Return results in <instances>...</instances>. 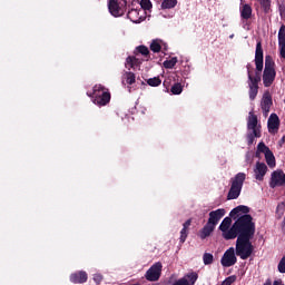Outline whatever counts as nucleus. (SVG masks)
I'll list each match as a JSON object with an SVG mask.
<instances>
[{"label":"nucleus","instance_id":"nucleus-26","mask_svg":"<svg viewBox=\"0 0 285 285\" xmlns=\"http://www.w3.org/2000/svg\"><path fill=\"white\" fill-rule=\"evenodd\" d=\"M177 6V0H164L161 3L163 10H170Z\"/></svg>","mask_w":285,"mask_h":285},{"label":"nucleus","instance_id":"nucleus-29","mask_svg":"<svg viewBox=\"0 0 285 285\" xmlns=\"http://www.w3.org/2000/svg\"><path fill=\"white\" fill-rule=\"evenodd\" d=\"M285 43V26L282 24L278 30V46Z\"/></svg>","mask_w":285,"mask_h":285},{"label":"nucleus","instance_id":"nucleus-36","mask_svg":"<svg viewBox=\"0 0 285 285\" xmlns=\"http://www.w3.org/2000/svg\"><path fill=\"white\" fill-rule=\"evenodd\" d=\"M278 51L281 59H285V43L278 45Z\"/></svg>","mask_w":285,"mask_h":285},{"label":"nucleus","instance_id":"nucleus-31","mask_svg":"<svg viewBox=\"0 0 285 285\" xmlns=\"http://www.w3.org/2000/svg\"><path fill=\"white\" fill-rule=\"evenodd\" d=\"M213 259H214V256L210 253H205L203 255V262L205 266H210V264H213Z\"/></svg>","mask_w":285,"mask_h":285},{"label":"nucleus","instance_id":"nucleus-28","mask_svg":"<svg viewBox=\"0 0 285 285\" xmlns=\"http://www.w3.org/2000/svg\"><path fill=\"white\" fill-rule=\"evenodd\" d=\"M263 8L264 12H271V0H257Z\"/></svg>","mask_w":285,"mask_h":285},{"label":"nucleus","instance_id":"nucleus-30","mask_svg":"<svg viewBox=\"0 0 285 285\" xmlns=\"http://www.w3.org/2000/svg\"><path fill=\"white\" fill-rule=\"evenodd\" d=\"M184 92V87L181 83L177 82L171 87V94L173 95H181Z\"/></svg>","mask_w":285,"mask_h":285},{"label":"nucleus","instance_id":"nucleus-37","mask_svg":"<svg viewBox=\"0 0 285 285\" xmlns=\"http://www.w3.org/2000/svg\"><path fill=\"white\" fill-rule=\"evenodd\" d=\"M94 282H95L96 284H101V282H104V275H101V274H95V275H94Z\"/></svg>","mask_w":285,"mask_h":285},{"label":"nucleus","instance_id":"nucleus-4","mask_svg":"<svg viewBox=\"0 0 285 285\" xmlns=\"http://www.w3.org/2000/svg\"><path fill=\"white\" fill-rule=\"evenodd\" d=\"M247 130V144L248 146H253V144H255V139H259V137H262V125L257 119V115L253 111H249L248 114Z\"/></svg>","mask_w":285,"mask_h":285},{"label":"nucleus","instance_id":"nucleus-25","mask_svg":"<svg viewBox=\"0 0 285 285\" xmlns=\"http://www.w3.org/2000/svg\"><path fill=\"white\" fill-rule=\"evenodd\" d=\"M177 61H178L177 57H173V58H170L169 60H165V61L163 62V66H164V68H166L167 70H173V68H175V66H177Z\"/></svg>","mask_w":285,"mask_h":285},{"label":"nucleus","instance_id":"nucleus-16","mask_svg":"<svg viewBox=\"0 0 285 285\" xmlns=\"http://www.w3.org/2000/svg\"><path fill=\"white\" fill-rule=\"evenodd\" d=\"M266 173H268V167L265 163L257 161L254 167V177L257 181H264V177H266Z\"/></svg>","mask_w":285,"mask_h":285},{"label":"nucleus","instance_id":"nucleus-39","mask_svg":"<svg viewBox=\"0 0 285 285\" xmlns=\"http://www.w3.org/2000/svg\"><path fill=\"white\" fill-rule=\"evenodd\" d=\"M283 232L285 233V218H284V220H283Z\"/></svg>","mask_w":285,"mask_h":285},{"label":"nucleus","instance_id":"nucleus-2","mask_svg":"<svg viewBox=\"0 0 285 285\" xmlns=\"http://www.w3.org/2000/svg\"><path fill=\"white\" fill-rule=\"evenodd\" d=\"M248 213L249 208L244 205L237 206L230 212V217H235V215L238 217L234 223L236 237L246 239L255 237V223L253 222V216L248 215Z\"/></svg>","mask_w":285,"mask_h":285},{"label":"nucleus","instance_id":"nucleus-11","mask_svg":"<svg viewBox=\"0 0 285 285\" xmlns=\"http://www.w3.org/2000/svg\"><path fill=\"white\" fill-rule=\"evenodd\" d=\"M163 268L164 265H161V262H157L154 265H151L150 268L145 274V278L147 279V282H158L159 277H161Z\"/></svg>","mask_w":285,"mask_h":285},{"label":"nucleus","instance_id":"nucleus-13","mask_svg":"<svg viewBox=\"0 0 285 285\" xmlns=\"http://www.w3.org/2000/svg\"><path fill=\"white\" fill-rule=\"evenodd\" d=\"M141 63H144V58H141V55L136 53L135 56L127 57L125 68L127 70H140Z\"/></svg>","mask_w":285,"mask_h":285},{"label":"nucleus","instance_id":"nucleus-17","mask_svg":"<svg viewBox=\"0 0 285 285\" xmlns=\"http://www.w3.org/2000/svg\"><path fill=\"white\" fill-rule=\"evenodd\" d=\"M267 128L271 135H276L279 130V116L277 114H271L267 120Z\"/></svg>","mask_w":285,"mask_h":285},{"label":"nucleus","instance_id":"nucleus-41","mask_svg":"<svg viewBox=\"0 0 285 285\" xmlns=\"http://www.w3.org/2000/svg\"><path fill=\"white\" fill-rule=\"evenodd\" d=\"M234 38H235V35L232 33V35L229 36V39H234Z\"/></svg>","mask_w":285,"mask_h":285},{"label":"nucleus","instance_id":"nucleus-7","mask_svg":"<svg viewBox=\"0 0 285 285\" xmlns=\"http://www.w3.org/2000/svg\"><path fill=\"white\" fill-rule=\"evenodd\" d=\"M244 181H246V174L238 173L232 178V186L227 195V199H237L242 195V188H244Z\"/></svg>","mask_w":285,"mask_h":285},{"label":"nucleus","instance_id":"nucleus-19","mask_svg":"<svg viewBox=\"0 0 285 285\" xmlns=\"http://www.w3.org/2000/svg\"><path fill=\"white\" fill-rule=\"evenodd\" d=\"M151 52H166L168 50V43L161 39H155L150 43Z\"/></svg>","mask_w":285,"mask_h":285},{"label":"nucleus","instance_id":"nucleus-34","mask_svg":"<svg viewBox=\"0 0 285 285\" xmlns=\"http://www.w3.org/2000/svg\"><path fill=\"white\" fill-rule=\"evenodd\" d=\"M235 282H237V276L232 275V276H228L225 281H223L220 285H232V284H235Z\"/></svg>","mask_w":285,"mask_h":285},{"label":"nucleus","instance_id":"nucleus-9","mask_svg":"<svg viewBox=\"0 0 285 285\" xmlns=\"http://www.w3.org/2000/svg\"><path fill=\"white\" fill-rule=\"evenodd\" d=\"M219 230L222 232L224 239L228 240L237 237V234L235 233V224H233V219L230 217H225L222 220Z\"/></svg>","mask_w":285,"mask_h":285},{"label":"nucleus","instance_id":"nucleus-24","mask_svg":"<svg viewBox=\"0 0 285 285\" xmlns=\"http://www.w3.org/2000/svg\"><path fill=\"white\" fill-rule=\"evenodd\" d=\"M137 77L135 76V73L132 71H126L122 75V83H127V86H132V83H135Z\"/></svg>","mask_w":285,"mask_h":285},{"label":"nucleus","instance_id":"nucleus-35","mask_svg":"<svg viewBox=\"0 0 285 285\" xmlns=\"http://www.w3.org/2000/svg\"><path fill=\"white\" fill-rule=\"evenodd\" d=\"M187 237H188V229L183 228L180 230V244H184V242H186Z\"/></svg>","mask_w":285,"mask_h":285},{"label":"nucleus","instance_id":"nucleus-14","mask_svg":"<svg viewBox=\"0 0 285 285\" xmlns=\"http://www.w3.org/2000/svg\"><path fill=\"white\" fill-rule=\"evenodd\" d=\"M277 186H285V174L282 170L272 173L269 188H277Z\"/></svg>","mask_w":285,"mask_h":285},{"label":"nucleus","instance_id":"nucleus-5","mask_svg":"<svg viewBox=\"0 0 285 285\" xmlns=\"http://www.w3.org/2000/svg\"><path fill=\"white\" fill-rule=\"evenodd\" d=\"M253 238H242L237 237L236 239V255L237 257H240V259H248L250 255H253V250H255V247L253 246V243L250 242Z\"/></svg>","mask_w":285,"mask_h":285},{"label":"nucleus","instance_id":"nucleus-3","mask_svg":"<svg viewBox=\"0 0 285 285\" xmlns=\"http://www.w3.org/2000/svg\"><path fill=\"white\" fill-rule=\"evenodd\" d=\"M255 66L256 72L253 77V65H247L248 75V88H249V99L255 101L257 92H259V81H262V71L264 70V49H262V42H257L255 52Z\"/></svg>","mask_w":285,"mask_h":285},{"label":"nucleus","instance_id":"nucleus-27","mask_svg":"<svg viewBox=\"0 0 285 285\" xmlns=\"http://www.w3.org/2000/svg\"><path fill=\"white\" fill-rule=\"evenodd\" d=\"M148 86H151V88H157V86H161V78L159 77H154L149 78L147 80Z\"/></svg>","mask_w":285,"mask_h":285},{"label":"nucleus","instance_id":"nucleus-10","mask_svg":"<svg viewBox=\"0 0 285 285\" xmlns=\"http://www.w3.org/2000/svg\"><path fill=\"white\" fill-rule=\"evenodd\" d=\"M265 156V161L269 168H275L276 163H275V155H273V151H271V148L266 146L264 142H259L257 145V151H256V157H259V154Z\"/></svg>","mask_w":285,"mask_h":285},{"label":"nucleus","instance_id":"nucleus-15","mask_svg":"<svg viewBox=\"0 0 285 285\" xmlns=\"http://www.w3.org/2000/svg\"><path fill=\"white\" fill-rule=\"evenodd\" d=\"M225 215H226V209H224V208L213 210L209 213V218H208L207 223L216 228L217 224H219L220 219Z\"/></svg>","mask_w":285,"mask_h":285},{"label":"nucleus","instance_id":"nucleus-40","mask_svg":"<svg viewBox=\"0 0 285 285\" xmlns=\"http://www.w3.org/2000/svg\"><path fill=\"white\" fill-rule=\"evenodd\" d=\"M284 141H285V136L282 137L281 144H284Z\"/></svg>","mask_w":285,"mask_h":285},{"label":"nucleus","instance_id":"nucleus-38","mask_svg":"<svg viewBox=\"0 0 285 285\" xmlns=\"http://www.w3.org/2000/svg\"><path fill=\"white\" fill-rule=\"evenodd\" d=\"M190 224H191V220H190V219L186 220V222L184 223V225H183V228H185V229L188 230V228H190Z\"/></svg>","mask_w":285,"mask_h":285},{"label":"nucleus","instance_id":"nucleus-8","mask_svg":"<svg viewBox=\"0 0 285 285\" xmlns=\"http://www.w3.org/2000/svg\"><path fill=\"white\" fill-rule=\"evenodd\" d=\"M94 104L96 106H107V104H110V91H108V89H106V87H104L102 85H96L94 87Z\"/></svg>","mask_w":285,"mask_h":285},{"label":"nucleus","instance_id":"nucleus-21","mask_svg":"<svg viewBox=\"0 0 285 285\" xmlns=\"http://www.w3.org/2000/svg\"><path fill=\"white\" fill-rule=\"evenodd\" d=\"M214 232V225H212L210 223H206V225L199 230L198 237L200 239H206L207 237H210V235H213Z\"/></svg>","mask_w":285,"mask_h":285},{"label":"nucleus","instance_id":"nucleus-22","mask_svg":"<svg viewBox=\"0 0 285 285\" xmlns=\"http://www.w3.org/2000/svg\"><path fill=\"white\" fill-rule=\"evenodd\" d=\"M239 11L242 19H244L245 21H248V19L253 17V8L249 4H243Z\"/></svg>","mask_w":285,"mask_h":285},{"label":"nucleus","instance_id":"nucleus-20","mask_svg":"<svg viewBox=\"0 0 285 285\" xmlns=\"http://www.w3.org/2000/svg\"><path fill=\"white\" fill-rule=\"evenodd\" d=\"M72 284H86L88 282V274L83 271L70 275Z\"/></svg>","mask_w":285,"mask_h":285},{"label":"nucleus","instance_id":"nucleus-23","mask_svg":"<svg viewBox=\"0 0 285 285\" xmlns=\"http://www.w3.org/2000/svg\"><path fill=\"white\" fill-rule=\"evenodd\" d=\"M199 275L197 273L191 272L186 274L183 278H179L180 281H185L186 285H195V282H197Z\"/></svg>","mask_w":285,"mask_h":285},{"label":"nucleus","instance_id":"nucleus-32","mask_svg":"<svg viewBox=\"0 0 285 285\" xmlns=\"http://www.w3.org/2000/svg\"><path fill=\"white\" fill-rule=\"evenodd\" d=\"M139 7L146 11V10H150L153 8V3L150 2V0H141L139 2Z\"/></svg>","mask_w":285,"mask_h":285},{"label":"nucleus","instance_id":"nucleus-33","mask_svg":"<svg viewBox=\"0 0 285 285\" xmlns=\"http://www.w3.org/2000/svg\"><path fill=\"white\" fill-rule=\"evenodd\" d=\"M136 50L139 52V55H142V57H148L150 53V50H148V47L146 46H139L136 48Z\"/></svg>","mask_w":285,"mask_h":285},{"label":"nucleus","instance_id":"nucleus-18","mask_svg":"<svg viewBox=\"0 0 285 285\" xmlns=\"http://www.w3.org/2000/svg\"><path fill=\"white\" fill-rule=\"evenodd\" d=\"M271 106H273V98L271 97V94L266 92L263 95L261 101V108L264 117H268V112H271Z\"/></svg>","mask_w":285,"mask_h":285},{"label":"nucleus","instance_id":"nucleus-12","mask_svg":"<svg viewBox=\"0 0 285 285\" xmlns=\"http://www.w3.org/2000/svg\"><path fill=\"white\" fill-rule=\"evenodd\" d=\"M222 266L224 268H230L237 264V256H235V247H229L220 259Z\"/></svg>","mask_w":285,"mask_h":285},{"label":"nucleus","instance_id":"nucleus-1","mask_svg":"<svg viewBox=\"0 0 285 285\" xmlns=\"http://www.w3.org/2000/svg\"><path fill=\"white\" fill-rule=\"evenodd\" d=\"M108 8L112 17H121L126 8H130L127 17L132 23L146 20V10L139 6V0H109Z\"/></svg>","mask_w":285,"mask_h":285},{"label":"nucleus","instance_id":"nucleus-6","mask_svg":"<svg viewBox=\"0 0 285 285\" xmlns=\"http://www.w3.org/2000/svg\"><path fill=\"white\" fill-rule=\"evenodd\" d=\"M275 77H277V71H275V61H273V58H271V56H266L265 69L263 72V83L265 88H271V86H273Z\"/></svg>","mask_w":285,"mask_h":285}]
</instances>
